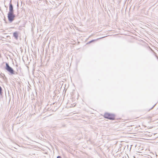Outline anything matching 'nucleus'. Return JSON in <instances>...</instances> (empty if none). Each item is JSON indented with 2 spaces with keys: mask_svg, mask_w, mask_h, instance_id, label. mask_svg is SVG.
<instances>
[{
  "mask_svg": "<svg viewBox=\"0 0 158 158\" xmlns=\"http://www.w3.org/2000/svg\"><path fill=\"white\" fill-rule=\"evenodd\" d=\"M5 69L8 72H9L11 74H17V72H15L13 69L10 67L9 64L7 63H6V67H5Z\"/></svg>",
  "mask_w": 158,
  "mask_h": 158,
  "instance_id": "1",
  "label": "nucleus"
},
{
  "mask_svg": "<svg viewBox=\"0 0 158 158\" xmlns=\"http://www.w3.org/2000/svg\"><path fill=\"white\" fill-rule=\"evenodd\" d=\"M104 117L105 118H106L111 120H113L115 119L114 115L110 113H105L104 115Z\"/></svg>",
  "mask_w": 158,
  "mask_h": 158,
  "instance_id": "2",
  "label": "nucleus"
},
{
  "mask_svg": "<svg viewBox=\"0 0 158 158\" xmlns=\"http://www.w3.org/2000/svg\"><path fill=\"white\" fill-rule=\"evenodd\" d=\"M7 17L9 21L12 22L14 20L15 15L14 13H8Z\"/></svg>",
  "mask_w": 158,
  "mask_h": 158,
  "instance_id": "3",
  "label": "nucleus"
},
{
  "mask_svg": "<svg viewBox=\"0 0 158 158\" xmlns=\"http://www.w3.org/2000/svg\"><path fill=\"white\" fill-rule=\"evenodd\" d=\"M9 11L8 13H14L13 7L11 3V0H10L9 3Z\"/></svg>",
  "mask_w": 158,
  "mask_h": 158,
  "instance_id": "4",
  "label": "nucleus"
},
{
  "mask_svg": "<svg viewBox=\"0 0 158 158\" xmlns=\"http://www.w3.org/2000/svg\"><path fill=\"white\" fill-rule=\"evenodd\" d=\"M13 36L15 37V39L16 40H17L18 39V32L15 31L13 33Z\"/></svg>",
  "mask_w": 158,
  "mask_h": 158,
  "instance_id": "5",
  "label": "nucleus"
},
{
  "mask_svg": "<svg viewBox=\"0 0 158 158\" xmlns=\"http://www.w3.org/2000/svg\"><path fill=\"white\" fill-rule=\"evenodd\" d=\"M2 95V87L0 86V96Z\"/></svg>",
  "mask_w": 158,
  "mask_h": 158,
  "instance_id": "6",
  "label": "nucleus"
},
{
  "mask_svg": "<svg viewBox=\"0 0 158 158\" xmlns=\"http://www.w3.org/2000/svg\"><path fill=\"white\" fill-rule=\"evenodd\" d=\"M95 40H92L90 41L89 42V43H91V42H93V41H94Z\"/></svg>",
  "mask_w": 158,
  "mask_h": 158,
  "instance_id": "7",
  "label": "nucleus"
},
{
  "mask_svg": "<svg viewBox=\"0 0 158 158\" xmlns=\"http://www.w3.org/2000/svg\"><path fill=\"white\" fill-rule=\"evenodd\" d=\"M57 158H61V157L60 156H58L57 157Z\"/></svg>",
  "mask_w": 158,
  "mask_h": 158,
  "instance_id": "8",
  "label": "nucleus"
},
{
  "mask_svg": "<svg viewBox=\"0 0 158 158\" xmlns=\"http://www.w3.org/2000/svg\"><path fill=\"white\" fill-rule=\"evenodd\" d=\"M154 106L151 109H152L153 107H154V106Z\"/></svg>",
  "mask_w": 158,
  "mask_h": 158,
  "instance_id": "9",
  "label": "nucleus"
},
{
  "mask_svg": "<svg viewBox=\"0 0 158 158\" xmlns=\"http://www.w3.org/2000/svg\"><path fill=\"white\" fill-rule=\"evenodd\" d=\"M17 6H19L18 4H17Z\"/></svg>",
  "mask_w": 158,
  "mask_h": 158,
  "instance_id": "10",
  "label": "nucleus"
}]
</instances>
